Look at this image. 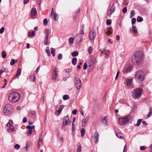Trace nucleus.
<instances>
[{
	"label": "nucleus",
	"mask_w": 152,
	"mask_h": 152,
	"mask_svg": "<svg viewBox=\"0 0 152 152\" xmlns=\"http://www.w3.org/2000/svg\"><path fill=\"white\" fill-rule=\"evenodd\" d=\"M45 52L47 53L48 55V56H51V54L49 50V47H47L46 48V49L45 50Z\"/></svg>",
	"instance_id": "nucleus-28"
},
{
	"label": "nucleus",
	"mask_w": 152,
	"mask_h": 152,
	"mask_svg": "<svg viewBox=\"0 0 152 152\" xmlns=\"http://www.w3.org/2000/svg\"><path fill=\"white\" fill-rule=\"evenodd\" d=\"M135 14V11L134 10H132L131 11V12H130V18H131L132 17H133L134 15Z\"/></svg>",
	"instance_id": "nucleus-39"
},
{
	"label": "nucleus",
	"mask_w": 152,
	"mask_h": 152,
	"mask_svg": "<svg viewBox=\"0 0 152 152\" xmlns=\"http://www.w3.org/2000/svg\"><path fill=\"white\" fill-rule=\"evenodd\" d=\"M4 30V27H2L0 29V34H2Z\"/></svg>",
	"instance_id": "nucleus-57"
},
{
	"label": "nucleus",
	"mask_w": 152,
	"mask_h": 152,
	"mask_svg": "<svg viewBox=\"0 0 152 152\" xmlns=\"http://www.w3.org/2000/svg\"><path fill=\"white\" fill-rule=\"evenodd\" d=\"M69 120V118L68 115H66L64 117L63 119V121L62 124V126L63 127H64L65 126L67 125Z\"/></svg>",
	"instance_id": "nucleus-7"
},
{
	"label": "nucleus",
	"mask_w": 152,
	"mask_h": 152,
	"mask_svg": "<svg viewBox=\"0 0 152 152\" xmlns=\"http://www.w3.org/2000/svg\"><path fill=\"white\" fill-rule=\"evenodd\" d=\"M99 134L97 132H96L92 137L93 141L94 142L96 143H97L99 140Z\"/></svg>",
	"instance_id": "nucleus-10"
},
{
	"label": "nucleus",
	"mask_w": 152,
	"mask_h": 152,
	"mask_svg": "<svg viewBox=\"0 0 152 152\" xmlns=\"http://www.w3.org/2000/svg\"><path fill=\"white\" fill-rule=\"evenodd\" d=\"M37 144L38 145H40L42 144V140H39L37 143Z\"/></svg>",
	"instance_id": "nucleus-61"
},
{
	"label": "nucleus",
	"mask_w": 152,
	"mask_h": 152,
	"mask_svg": "<svg viewBox=\"0 0 152 152\" xmlns=\"http://www.w3.org/2000/svg\"><path fill=\"white\" fill-rule=\"evenodd\" d=\"M21 72V69L20 68H18L17 70L16 74L15 75V77H16L19 76Z\"/></svg>",
	"instance_id": "nucleus-22"
},
{
	"label": "nucleus",
	"mask_w": 152,
	"mask_h": 152,
	"mask_svg": "<svg viewBox=\"0 0 152 152\" xmlns=\"http://www.w3.org/2000/svg\"><path fill=\"white\" fill-rule=\"evenodd\" d=\"M51 54L54 57L55 56V49L52 48L51 49Z\"/></svg>",
	"instance_id": "nucleus-33"
},
{
	"label": "nucleus",
	"mask_w": 152,
	"mask_h": 152,
	"mask_svg": "<svg viewBox=\"0 0 152 152\" xmlns=\"http://www.w3.org/2000/svg\"><path fill=\"white\" fill-rule=\"evenodd\" d=\"M42 0H37L36 1V3L39 6V7L40 8V5L41 3V2Z\"/></svg>",
	"instance_id": "nucleus-40"
},
{
	"label": "nucleus",
	"mask_w": 152,
	"mask_h": 152,
	"mask_svg": "<svg viewBox=\"0 0 152 152\" xmlns=\"http://www.w3.org/2000/svg\"><path fill=\"white\" fill-rule=\"evenodd\" d=\"M49 33L50 31L49 29H47L46 30V34L45 37L48 38Z\"/></svg>",
	"instance_id": "nucleus-35"
},
{
	"label": "nucleus",
	"mask_w": 152,
	"mask_h": 152,
	"mask_svg": "<svg viewBox=\"0 0 152 152\" xmlns=\"http://www.w3.org/2000/svg\"><path fill=\"white\" fill-rule=\"evenodd\" d=\"M3 113H4L5 115H8L10 113V110L6 108V107H4L3 110Z\"/></svg>",
	"instance_id": "nucleus-17"
},
{
	"label": "nucleus",
	"mask_w": 152,
	"mask_h": 152,
	"mask_svg": "<svg viewBox=\"0 0 152 152\" xmlns=\"http://www.w3.org/2000/svg\"><path fill=\"white\" fill-rule=\"evenodd\" d=\"M20 96L19 93L13 92L11 93L8 97L9 100L12 103L17 102L19 99Z\"/></svg>",
	"instance_id": "nucleus-2"
},
{
	"label": "nucleus",
	"mask_w": 152,
	"mask_h": 152,
	"mask_svg": "<svg viewBox=\"0 0 152 152\" xmlns=\"http://www.w3.org/2000/svg\"><path fill=\"white\" fill-rule=\"evenodd\" d=\"M116 136L117 137H119L120 139L124 138L123 137H122L121 134L119 133H117L116 134Z\"/></svg>",
	"instance_id": "nucleus-49"
},
{
	"label": "nucleus",
	"mask_w": 152,
	"mask_h": 152,
	"mask_svg": "<svg viewBox=\"0 0 152 152\" xmlns=\"http://www.w3.org/2000/svg\"><path fill=\"white\" fill-rule=\"evenodd\" d=\"M89 62V63L88 64L89 69H88V70L91 72L93 68L94 63L93 61L91 59L90 60Z\"/></svg>",
	"instance_id": "nucleus-11"
},
{
	"label": "nucleus",
	"mask_w": 152,
	"mask_h": 152,
	"mask_svg": "<svg viewBox=\"0 0 152 152\" xmlns=\"http://www.w3.org/2000/svg\"><path fill=\"white\" fill-rule=\"evenodd\" d=\"M143 20V18L141 17L138 16L137 18V22H141Z\"/></svg>",
	"instance_id": "nucleus-34"
},
{
	"label": "nucleus",
	"mask_w": 152,
	"mask_h": 152,
	"mask_svg": "<svg viewBox=\"0 0 152 152\" xmlns=\"http://www.w3.org/2000/svg\"><path fill=\"white\" fill-rule=\"evenodd\" d=\"M106 24L108 25H110L111 24L112 21L110 19H108L106 21Z\"/></svg>",
	"instance_id": "nucleus-42"
},
{
	"label": "nucleus",
	"mask_w": 152,
	"mask_h": 152,
	"mask_svg": "<svg viewBox=\"0 0 152 152\" xmlns=\"http://www.w3.org/2000/svg\"><path fill=\"white\" fill-rule=\"evenodd\" d=\"M143 53L141 50H138L134 53L131 58V60L133 64L138 65L140 64L142 61Z\"/></svg>",
	"instance_id": "nucleus-1"
},
{
	"label": "nucleus",
	"mask_w": 152,
	"mask_h": 152,
	"mask_svg": "<svg viewBox=\"0 0 152 152\" xmlns=\"http://www.w3.org/2000/svg\"><path fill=\"white\" fill-rule=\"evenodd\" d=\"M143 93L142 88H137L133 90L132 93V96L134 99H137L140 97Z\"/></svg>",
	"instance_id": "nucleus-4"
},
{
	"label": "nucleus",
	"mask_w": 152,
	"mask_h": 152,
	"mask_svg": "<svg viewBox=\"0 0 152 152\" xmlns=\"http://www.w3.org/2000/svg\"><path fill=\"white\" fill-rule=\"evenodd\" d=\"M70 77V74H69L68 75L65 77H63V80L64 81H66L67 79L69 78Z\"/></svg>",
	"instance_id": "nucleus-45"
},
{
	"label": "nucleus",
	"mask_w": 152,
	"mask_h": 152,
	"mask_svg": "<svg viewBox=\"0 0 152 152\" xmlns=\"http://www.w3.org/2000/svg\"><path fill=\"white\" fill-rule=\"evenodd\" d=\"M78 51H77L73 52L72 53V56L73 57L77 56L78 55Z\"/></svg>",
	"instance_id": "nucleus-29"
},
{
	"label": "nucleus",
	"mask_w": 152,
	"mask_h": 152,
	"mask_svg": "<svg viewBox=\"0 0 152 152\" xmlns=\"http://www.w3.org/2000/svg\"><path fill=\"white\" fill-rule=\"evenodd\" d=\"M30 142H27L26 143V146L25 147V149H26V151H27V148L29 147L30 145Z\"/></svg>",
	"instance_id": "nucleus-46"
},
{
	"label": "nucleus",
	"mask_w": 152,
	"mask_h": 152,
	"mask_svg": "<svg viewBox=\"0 0 152 152\" xmlns=\"http://www.w3.org/2000/svg\"><path fill=\"white\" fill-rule=\"evenodd\" d=\"M13 124V122L12 121L11 119H10L9 122L7 124L6 126L7 127L12 126V125Z\"/></svg>",
	"instance_id": "nucleus-23"
},
{
	"label": "nucleus",
	"mask_w": 152,
	"mask_h": 152,
	"mask_svg": "<svg viewBox=\"0 0 152 152\" xmlns=\"http://www.w3.org/2000/svg\"><path fill=\"white\" fill-rule=\"evenodd\" d=\"M1 55L2 56V57L3 58H5L6 57V54L4 52V51H3L1 53Z\"/></svg>",
	"instance_id": "nucleus-47"
},
{
	"label": "nucleus",
	"mask_w": 152,
	"mask_h": 152,
	"mask_svg": "<svg viewBox=\"0 0 152 152\" xmlns=\"http://www.w3.org/2000/svg\"><path fill=\"white\" fill-rule=\"evenodd\" d=\"M146 149V148L144 146H141L140 147V149L141 151H143Z\"/></svg>",
	"instance_id": "nucleus-62"
},
{
	"label": "nucleus",
	"mask_w": 152,
	"mask_h": 152,
	"mask_svg": "<svg viewBox=\"0 0 152 152\" xmlns=\"http://www.w3.org/2000/svg\"><path fill=\"white\" fill-rule=\"evenodd\" d=\"M74 39L72 38V37H70L69 39V42L71 44H72L73 43V40H74Z\"/></svg>",
	"instance_id": "nucleus-41"
},
{
	"label": "nucleus",
	"mask_w": 152,
	"mask_h": 152,
	"mask_svg": "<svg viewBox=\"0 0 152 152\" xmlns=\"http://www.w3.org/2000/svg\"><path fill=\"white\" fill-rule=\"evenodd\" d=\"M18 61V60H14L12 59L10 62V65H13L15 63L17 62Z\"/></svg>",
	"instance_id": "nucleus-26"
},
{
	"label": "nucleus",
	"mask_w": 152,
	"mask_h": 152,
	"mask_svg": "<svg viewBox=\"0 0 152 152\" xmlns=\"http://www.w3.org/2000/svg\"><path fill=\"white\" fill-rule=\"evenodd\" d=\"M32 132V130H31V129H28V133L27 134L28 135V136H30V135H31V134Z\"/></svg>",
	"instance_id": "nucleus-60"
},
{
	"label": "nucleus",
	"mask_w": 152,
	"mask_h": 152,
	"mask_svg": "<svg viewBox=\"0 0 152 152\" xmlns=\"http://www.w3.org/2000/svg\"><path fill=\"white\" fill-rule=\"evenodd\" d=\"M75 86L78 90H80L82 87V83L81 80L77 77H75L74 79Z\"/></svg>",
	"instance_id": "nucleus-6"
},
{
	"label": "nucleus",
	"mask_w": 152,
	"mask_h": 152,
	"mask_svg": "<svg viewBox=\"0 0 152 152\" xmlns=\"http://www.w3.org/2000/svg\"><path fill=\"white\" fill-rule=\"evenodd\" d=\"M107 117L106 116H105L104 118L102 117L101 119V121L104 123V122L105 121V124L106 126H107L108 125V123L107 122Z\"/></svg>",
	"instance_id": "nucleus-18"
},
{
	"label": "nucleus",
	"mask_w": 152,
	"mask_h": 152,
	"mask_svg": "<svg viewBox=\"0 0 152 152\" xmlns=\"http://www.w3.org/2000/svg\"><path fill=\"white\" fill-rule=\"evenodd\" d=\"M132 78L128 79L127 78H125L124 83L127 86H130L132 84Z\"/></svg>",
	"instance_id": "nucleus-13"
},
{
	"label": "nucleus",
	"mask_w": 152,
	"mask_h": 152,
	"mask_svg": "<svg viewBox=\"0 0 152 152\" xmlns=\"http://www.w3.org/2000/svg\"><path fill=\"white\" fill-rule=\"evenodd\" d=\"M62 56L61 54H59L58 55V58L59 60H60L62 59Z\"/></svg>",
	"instance_id": "nucleus-58"
},
{
	"label": "nucleus",
	"mask_w": 152,
	"mask_h": 152,
	"mask_svg": "<svg viewBox=\"0 0 152 152\" xmlns=\"http://www.w3.org/2000/svg\"><path fill=\"white\" fill-rule=\"evenodd\" d=\"M48 38H45L44 39V44L45 45H47L48 44Z\"/></svg>",
	"instance_id": "nucleus-48"
},
{
	"label": "nucleus",
	"mask_w": 152,
	"mask_h": 152,
	"mask_svg": "<svg viewBox=\"0 0 152 152\" xmlns=\"http://www.w3.org/2000/svg\"><path fill=\"white\" fill-rule=\"evenodd\" d=\"M88 66L86 63H85L83 66V69L84 70H86Z\"/></svg>",
	"instance_id": "nucleus-59"
},
{
	"label": "nucleus",
	"mask_w": 152,
	"mask_h": 152,
	"mask_svg": "<svg viewBox=\"0 0 152 152\" xmlns=\"http://www.w3.org/2000/svg\"><path fill=\"white\" fill-rule=\"evenodd\" d=\"M135 78L136 80L138 82L141 83L143 82L145 79V75L144 72L142 70L138 71L135 75Z\"/></svg>",
	"instance_id": "nucleus-3"
},
{
	"label": "nucleus",
	"mask_w": 152,
	"mask_h": 152,
	"mask_svg": "<svg viewBox=\"0 0 152 152\" xmlns=\"http://www.w3.org/2000/svg\"><path fill=\"white\" fill-rule=\"evenodd\" d=\"M80 132L81 133V136L83 137L85 134V129L83 128L80 129Z\"/></svg>",
	"instance_id": "nucleus-25"
},
{
	"label": "nucleus",
	"mask_w": 152,
	"mask_h": 152,
	"mask_svg": "<svg viewBox=\"0 0 152 152\" xmlns=\"http://www.w3.org/2000/svg\"><path fill=\"white\" fill-rule=\"evenodd\" d=\"M4 107H6V108L10 110L12 108V106L10 104H8L5 105Z\"/></svg>",
	"instance_id": "nucleus-37"
},
{
	"label": "nucleus",
	"mask_w": 152,
	"mask_h": 152,
	"mask_svg": "<svg viewBox=\"0 0 152 152\" xmlns=\"http://www.w3.org/2000/svg\"><path fill=\"white\" fill-rule=\"evenodd\" d=\"M31 14L32 15L35 16L37 13L36 8L34 7H33L31 10Z\"/></svg>",
	"instance_id": "nucleus-19"
},
{
	"label": "nucleus",
	"mask_w": 152,
	"mask_h": 152,
	"mask_svg": "<svg viewBox=\"0 0 152 152\" xmlns=\"http://www.w3.org/2000/svg\"><path fill=\"white\" fill-rule=\"evenodd\" d=\"M142 120V119H139L137 121V124L135 125V126H140Z\"/></svg>",
	"instance_id": "nucleus-32"
},
{
	"label": "nucleus",
	"mask_w": 152,
	"mask_h": 152,
	"mask_svg": "<svg viewBox=\"0 0 152 152\" xmlns=\"http://www.w3.org/2000/svg\"><path fill=\"white\" fill-rule=\"evenodd\" d=\"M132 31L133 32L136 33L137 32V28L135 26H132Z\"/></svg>",
	"instance_id": "nucleus-38"
},
{
	"label": "nucleus",
	"mask_w": 152,
	"mask_h": 152,
	"mask_svg": "<svg viewBox=\"0 0 152 152\" xmlns=\"http://www.w3.org/2000/svg\"><path fill=\"white\" fill-rule=\"evenodd\" d=\"M31 80L32 82H34L35 80V76L34 74H33L30 77Z\"/></svg>",
	"instance_id": "nucleus-31"
},
{
	"label": "nucleus",
	"mask_w": 152,
	"mask_h": 152,
	"mask_svg": "<svg viewBox=\"0 0 152 152\" xmlns=\"http://www.w3.org/2000/svg\"><path fill=\"white\" fill-rule=\"evenodd\" d=\"M96 36V33L93 31H91L89 34L88 37L90 40H93Z\"/></svg>",
	"instance_id": "nucleus-9"
},
{
	"label": "nucleus",
	"mask_w": 152,
	"mask_h": 152,
	"mask_svg": "<svg viewBox=\"0 0 152 152\" xmlns=\"http://www.w3.org/2000/svg\"><path fill=\"white\" fill-rule=\"evenodd\" d=\"M127 7H124L122 10V12L124 13H126L127 12Z\"/></svg>",
	"instance_id": "nucleus-51"
},
{
	"label": "nucleus",
	"mask_w": 152,
	"mask_h": 152,
	"mask_svg": "<svg viewBox=\"0 0 152 152\" xmlns=\"http://www.w3.org/2000/svg\"><path fill=\"white\" fill-rule=\"evenodd\" d=\"M77 152H80L81 150V145L79 143H77Z\"/></svg>",
	"instance_id": "nucleus-27"
},
{
	"label": "nucleus",
	"mask_w": 152,
	"mask_h": 152,
	"mask_svg": "<svg viewBox=\"0 0 152 152\" xmlns=\"http://www.w3.org/2000/svg\"><path fill=\"white\" fill-rule=\"evenodd\" d=\"M88 51L89 54H90L92 52V50L91 47H89L88 48Z\"/></svg>",
	"instance_id": "nucleus-50"
},
{
	"label": "nucleus",
	"mask_w": 152,
	"mask_h": 152,
	"mask_svg": "<svg viewBox=\"0 0 152 152\" xmlns=\"http://www.w3.org/2000/svg\"><path fill=\"white\" fill-rule=\"evenodd\" d=\"M104 32L107 35H109L112 33L113 29L110 27L106 28L104 29Z\"/></svg>",
	"instance_id": "nucleus-12"
},
{
	"label": "nucleus",
	"mask_w": 152,
	"mask_h": 152,
	"mask_svg": "<svg viewBox=\"0 0 152 152\" xmlns=\"http://www.w3.org/2000/svg\"><path fill=\"white\" fill-rule=\"evenodd\" d=\"M64 107V106L63 105H61L59 107V110L61 112L62 109Z\"/></svg>",
	"instance_id": "nucleus-63"
},
{
	"label": "nucleus",
	"mask_w": 152,
	"mask_h": 152,
	"mask_svg": "<svg viewBox=\"0 0 152 152\" xmlns=\"http://www.w3.org/2000/svg\"><path fill=\"white\" fill-rule=\"evenodd\" d=\"M131 119L130 115H128L126 117L123 118H119L118 119L120 125H125Z\"/></svg>",
	"instance_id": "nucleus-5"
},
{
	"label": "nucleus",
	"mask_w": 152,
	"mask_h": 152,
	"mask_svg": "<svg viewBox=\"0 0 152 152\" xmlns=\"http://www.w3.org/2000/svg\"><path fill=\"white\" fill-rule=\"evenodd\" d=\"M75 130V124L74 123H72V132H73Z\"/></svg>",
	"instance_id": "nucleus-54"
},
{
	"label": "nucleus",
	"mask_w": 152,
	"mask_h": 152,
	"mask_svg": "<svg viewBox=\"0 0 152 152\" xmlns=\"http://www.w3.org/2000/svg\"><path fill=\"white\" fill-rule=\"evenodd\" d=\"M69 98V96L67 95H65L63 96V99L64 100H68Z\"/></svg>",
	"instance_id": "nucleus-36"
},
{
	"label": "nucleus",
	"mask_w": 152,
	"mask_h": 152,
	"mask_svg": "<svg viewBox=\"0 0 152 152\" xmlns=\"http://www.w3.org/2000/svg\"><path fill=\"white\" fill-rule=\"evenodd\" d=\"M115 7L114 5V4H113L112 5L110 8V11H109L110 12H111L110 14H108V15L109 16H110H110L114 12V11H115Z\"/></svg>",
	"instance_id": "nucleus-16"
},
{
	"label": "nucleus",
	"mask_w": 152,
	"mask_h": 152,
	"mask_svg": "<svg viewBox=\"0 0 152 152\" xmlns=\"http://www.w3.org/2000/svg\"><path fill=\"white\" fill-rule=\"evenodd\" d=\"M77 112V110L76 109L72 111V113L73 115H75L76 114Z\"/></svg>",
	"instance_id": "nucleus-64"
},
{
	"label": "nucleus",
	"mask_w": 152,
	"mask_h": 152,
	"mask_svg": "<svg viewBox=\"0 0 152 152\" xmlns=\"http://www.w3.org/2000/svg\"><path fill=\"white\" fill-rule=\"evenodd\" d=\"M35 34L36 33L34 31H32L31 33L29 31L28 33V36L29 37L31 36V37H34L35 35Z\"/></svg>",
	"instance_id": "nucleus-24"
},
{
	"label": "nucleus",
	"mask_w": 152,
	"mask_h": 152,
	"mask_svg": "<svg viewBox=\"0 0 152 152\" xmlns=\"http://www.w3.org/2000/svg\"><path fill=\"white\" fill-rule=\"evenodd\" d=\"M14 148L17 149H18L20 148V145L18 144H16L14 145Z\"/></svg>",
	"instance_id": "nucleus-55"
},
{
	"label": "nucleus",
	"mask_w": 152,
	"mask_h": 152,
	"mask_svg": "<svg viewBox=\"0 0 152 152\" xmlns=\"http://www.w3.org/2000/svg\"><path fill=\"white\" fill-rule=\"evenodd\" d=\"M75 38L77 40L79 41V42H80L82 41V37L81 34H77Z\"/></svg>",
	"instance_id": "nucleus-15"
},
{
	"label": "nucleus",
	"mask_w": 152,
	"mask_h": 152,
	"mask_svg": "<svg viewBox=\"0 0 152 152\" xmlns=\"http://www.w3.org/2000/svg\"><path fill=\"white\" fill-rule=\"evenodd\" d=\"M136 19L135 18H133L132 19V26H134V24L136 22Z\"/></svg>",
	"instance_id": "nucleus-44"
},
{
	"label": "nucleus",
	"mask_w": 152,
	"mask_h": 152,
	"mask_svg": "<svg viewBox=\"0 0 152 152\" xmlns=\"http://www.w3.org/2000/svg\"><path fill=\"white\" fill-rule=\"evenodd\" d=\"M9 128L7 129V131L8 132H12L14 131V127L13 126L8 127Z\"/></svg>",
	"instance_id": "nucleus-21"
},
{
	"label": "nucleus",
	"mask_w": 152,
	"mask_h": 152,
	"mask_svg": "<svg viewBox=\"0 0 152 152\" xmlns=\"http://www.w3.org/2000/svg\"><path fill=\"white\" fill-rule=\"evenodd\" d=\"M53 15H54L53 18H54V20L56 21H57L58 19L56 18V17L57 16V14L56 13H55L53 14Z\"/></svg>",
	"instance_id": "nucleus-56"
},
{
	"label": "nucleus",
	"mask_w": 152,
	"mask_h": 152,
	"mask_svg": "<svg viewBox=\"0 0 152 152\" xmlns=\"http://www.w3.org/2000/svg\"><path fill=\"white\" fill-rule=\"evenodd\" d=\"M43 25H46L48 24V20L46 19H44L43 20Z\"/></svg>",
	"instance_id": "nucleus-52"
},
{
	"label": "nucleus",
	"mask_w": 152,
	"mask_h": 152,
	"mask_svg": "<svg viewBox=\"0 0 152 152\" xmlns=\"http://www.w3.org/2000/svg\"><path fill=\"white\" fill-rule=\"evenodd\" d=\"M131 68V67L129 66L127 68H125L123 69V72L124 73H126L130 70Z\"/></svg>",
	"instance_id": "nucleus-20"
},
{
	"label": "nucleus",
	"mask_w": 152,
	"mask_h": 152,
	"mask_svg": "<svg viewBox=\"0 0 152 152\" xmlns=\"http://www.w3.org/2000/svg\"><path fill=\"white\" fill-rule=\"evenodd\" d=\"M82 64V63L81 62H80L78 64L77 68V69H80V65H81Z\"/></svg>",
	"instance_id": "nucleus-53"
},
{
	"label": "nucleus",
	"mask_w": 152,
	"mask_h": 152,
	"mask_svg": "<svg viewBox=\"0 0 152 152\" xmlns=\"http://www.w3.org/2000/svg\"><path fill=\"white\" fill-rule=\"evenodd\" d=\"M57 76V69L56 67L54 68L53 71L52 72V79L55 80L56 79Z\"/></svg>",
	"instance_id": "nucleus-14"
},
{
	"label": "nucleus",
	"mask_w": 152,
	"mask_h": 152,
	"mask_svg": "<svg viewBox=\"0 0 152 152\" xmlns=\"http://www.w3.org/2000/svg\"><path fill=\"white\" fill-rule=\"evenodd\" d=\"M77 59L76 58H72V62L73 65H75L76 64Z\"/></svg>",
	"instance_id": "nucleus-30"
},
{
	"label": "nucleus",
	"mask_w": 152,
	"mask_h": 152,
	"mask_svg": "<svg viewBox=\"0 0 152 152\" xmlns=\"http://www.w3.org/2000/svg\"><path fill=\"white\" fill-rule=\"evenodd\" d=\"M89 119V116H88L86 118H85L82 120V127H84L87 125Z\"/></svg>",
	"instance_id": "nucleus-8"
},
{
	"label": "nucleus",
	"mask_w": 152,
	"mask_h": 152,
	"mask_svg": "<svg viewBox=\"0 0 152 152\" xmlns=\"http://www.w3.org/2000/svg\"><path fill=\"white\" fill-rule=\"evenodd\" d=\"M34 126H26V128L28 129H34L35 128Z\"/></svg>",
	"instance_id": "nucleus-43"
}]
</instances>
